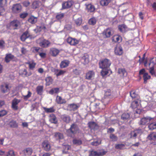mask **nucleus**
Here are the masks:
<instances>
[{
	"instance_id": "53",
	"label": "nucleus",
	"mask_w": 156,
	"mask_h": 156,
	"mask_svg": "<svg viewBox=\"0 0 156 156\" xmlns=\"http://www.w3.org/2000/svg\"><path fill=\"white\" fill-rule=\"evenodd\" d=\"M101 141L98 140H94V141L91 143V144L93 146H97L101 144Z\"/></svg>"
},
{
	"instance_id": "31",
	"label": "nucleus",
	"mask_w": 156,
	"mask_h": 156,
	"mask_svg": "<svg viewBox=\"0 0 156 156\" xmlns=\"http://www.w3.org/2000/svg\"><path fill=\"white\" fill-rule=\"evenodd\" d=\"M45 81L46 82V85L49 86L52 83L53 79L51 77L48 76L45 78Z\"/></svg>"
},
{
	"instance_id": "43",
	"label": "nucleus",
	"mask_w": 156,
	"mask_h": 156,
	"mask_svg": "<svg viewBox=\"0 0 156 156\" xmlns=\"http://www.w3.org/2000/svg\"><path fill=\"white\" fill-rule=\"evenodd\" d=\"M118 28L121 32L124 33L125 32V30L127 28V27L126 25L123 24L119 25Z\"/></svg>"
},
{
	"instance_id": "3",
	"label": "nucleus",
	"mask_w": 156,
	"mask_h": 156,
	"mask_svg": "<svg viewBox=\"0 0 156 156\" xmlns=\"http://www.w3.org/2000/svg\"><path fill=\"white\" fill-rule=\"evenodd\" d=\"M37 42L39 46L43 48L49 47L51 43L48 40L42 39L38 40Z\"/></svg>"
},
{
	"instance_id": "8",
	"label": "nucleus",
	"mask_w": 156,
	"mask_h": 156,
	"mask_svg": "<svg viewBox=\"0 0 156 156\" xmlns=\"http://www.w3.org/2000/svg\"><path fill=\"white\" fill-rule=\"evenodd\" d=\"M107 151L103 150L101 151L98 152L92 151L89 154V156H102L105 154Z\"/></svg>"
},
{
	"instance_id": "58",
	"label": "nucleus",
	"mask_w": 156,
	"mask_h": 156,
	"mask_svg": "<svg viewBox=\"0 0 156 156\" xmlns=\"http://www.w3.org/2000/svg\"><path fill=\"white\" fill-rule=\"evenodd\" d=\"M32 94V93L29 90L28 91V94L26 95L23 96V98L25 100H27L28 98H30Z\"/></svg>"
},
{
	"instance_id": "9",
	"label": "nucleus",
	"mask_w": 156,
	"mask_h": 156,
	"mask_svg": "<svg viewBox=\"0 0 156 156\" xmlns=\"http://www.w3.org/2000/svg\"><path fill=\"white\" fill-rule=\"evenodd\" d=\"M60 53V50L55 48H50L49 54L53 57L57 56Z\"/></svg>"
},
{
	"instance_id": "60",
	"label": "nucleus",
	"mask_w": 156,
	"mask_h": 156,
	"mask_svg": "<svg viewBox=\"0 0 156 156\" xmlns=\"http://www.w3.org/2000/svg\"><path fill=\"white\" fill-rule=\"evenodd\" d=\"M5 42L2 40H0V48L3 49L5 48Z\"/></svg>"
},
{
	"instance_id": "20",
	"label": "nucleus",
	"mask_w": 156,
	"mask_h": 156,
	"mask_svg": "<svg viewBox=\"0 0 156 156\" xmlns=\"http://www.w3.org/2000/svg\"><path fill=\"white\" fill-rule=\"evenodd\" d=\"M88 126L91 129L96 130L98 129V124L95 122H91L88 123Z\"/></svg>"
},
{
	"instance_id": "36",
	"label": "nucleus",
	"mask_w": 156,
	"mask_h": 156,
	"mask_svg": "<svg viewBox=\"0 0 156 156\" xmlns=\"http://www.w3.org/2000/svg\"><path fill=\"white\" fill-rule=\"evenodd\" d=\"M54 137L56 140H59L62 139L63 136L62 133L57 132L55 133Z\"/></svg>"
},
{
	"instance_id": "62",
	"label": "nucleus",
	"mask_w": 156,
	"mask_h": 156,
	"mask_svg": "<svg viewBox=\"0 0 156 156\" xmlns=\"http://www.w3.org/2000/svg\"><path fill=\"white\" fill-rule=\"evenodd\" d=\"M65 72L66 71H64L60 70L56 74V75L57 76H58L64 74Z\"/></svg>"
},
{
	"instance_id": "50",
	"label": "nucleus",
	"mask_w": 156,
	"mask_h": 156,
	"mask_svg": "<svg viewBox=\"0 0 156 156\" xmlns=\"http://www.w3.org/2000/svg\"><path fill=\"white\" fill-rule=\"evenodd\" d=\"M149 129L153 130L156 129V123L154 122L150 123L148 126Z\"/></svg>"
},
{
	"instance_id": "38",
	"label": "nucleus",
	"mask_w": 156,
	"mask_h": 156,
	"mask_svg": "<svg viewBox=\"0 0 156 156\" xmlns=\"http://www.w3.org/2000/svg\"><path fill=\"white\" fill-rule=\"evenodd\" d=\"M60 92L59 88L56 87L53 88L49 91V93L51 95L54 94H58Z\"/></svg>"
},
{
	"instance_id": "39",
	"label": "nucleus",
	"mask_w": 156,
	"mask_h": 156,
	"mask_svg": "<svg viewBox=\"0 0 156 156\" xmlns=\"http://www.w3.org/2000/svg\"><path fill=\"white\" fill-rule=\"evenodd\" d=\"M14 58V56L10 54L7 55L5 57V61L7 63L9 62L11 60L13 59Z\"/></svg>"
},
{
	"instance_id": "44",
	"label": "nucleus",
	"mask_w": 156,
	"mask_h": 156,
	"mask_svg": "<svg viewBox=\"0 0 156 156\" xmlns=\"http://www.w3.org/2000/svg\"><path fill=\"white\" fill-rule=\"evenodd\" d=\"M111 2V0H101L100 4L102 6H106Z\"/></svg>"
},
{
	"instance_id": "19",
	"label": "nucleus",
	"mask_w": 156,
	"mask_h": 156,
	"mask_svg": "<svg viewBox=\"0 0 156 156\" xmlns=\"http://www.w3.org/2000/svg\"><path fill=\"white\" fill-rule=\"evenodd\" d=\"M32 149L29 147L26 148L23 151V152L25 156L30 155L32 153Z\"/></svg>"
},
{
	"instance_id": "51",
	"label": "nucleus",
	"mask_w": 156,
	"mask_h": 156,
	"mask_svg": "<svg viewBox=\"0 0 156 156\" xmlns=\"http://www.w3.org/2000/svg\"><path fill=\"white\" fill-rule=\"evenodd\" d=\"M109 138L113 141H116L118 139L117 136L113 134H111L110 135Z\"/></svg>"
},
{
	"instance_id": "27",
	"label": "nucleus",
	"mask_w": 156,
	"mask_h": 156,
	"mask_svg": "<svg viewBox=\"0 0 156 156\" xmlns=\"http://www.w3.org/2000/svg\"><path fill=\"white\" fill-rule=\"evenodd\" d=\"M130 114L127 112L123 113L121 115V119L124 121H127L130 119Z\"/></svg>"
},
{
	"instance_id": "25",
	"label": "nucleus",
	"mask_w": 156,
	"mask_h": 156,
	"mask_svg": "<svg viewBox=\"0 0 156 156\" xmlns=\"http://www.w3.org/2000/svg\"><path fill=\"white\" fill-rule=\"evenodd\" d=\"M69 64V62L67 60H64L62 61L60 64V67L61 68H64L67 67Z\"/></svg>"
},
{
	"instance_id": "32",
	"label": "nucleus",
	"mask_w": 156,
	"mask_h": 156,
	"mask_svg": "<svg viewBox=\"0 0 156 156\" xmlns=\"http://www.w3.org/2000/svg\"><path fill=\"white\" fill-rule=\"evenodd\" d=\"M139 99L136 100L132 101L131 104V107L134 109L136 108L137 106L139 105Z\"/></svg>"
},
{
	"instance_id": "17",
	"label": "nucleus",
	"mask_w": 156,
	"mask_h": 156,
	"mask_svg": "<svg viewBox=\"0 0 156 156\" xmlns=\"http://www.w3.org/2000/svg\"><path fill=\"white\" fill-rule=\"evenodd\" d=\"M49 121L52 123L56 124L58 122L57 119L54 114H50L49 117Z\"/></svg>"
},
{
	"instance_id": "57",
	"label": "nucleus",
	"mask_w": 156,
	"mask_h": 156,
	"mask_svg": "<svg viewBox=\"0 0 156 156\" xmlns=\"http://www.w3.org/2000/svg\"><path fill=\"white\" fill-rule=\"evenodd\" d=\"M7 3V0H0V6L2 7L3 6H5Z\"/></svg>"
},
{
	"instance_id": "2",
	"label": "nucleus",
	"mask_w": 156,
	"mask_h": 156,
	"mask_svg": "<svg viewBox=\"0 0 156 156\" xmlns=\"http://www.w3.org/2000/svg\"><path fill=\"white\" fill-rule=\"evenodd\" d=\"M99 64L100 68L101 69H109L111 65V62L109 60L105 58L100 62Z\"/></svg>"
},
{
	"instance_id": "55",
	"label": "nucleus",
	"mask_w": 156,
	"mask_h": 156,
	"mask_svg": "<svg viewBox=\"0 0 156 156\" xmlns=\"http://www.w3.org/2000/svg\"><path fill=\"white\" fill-rule=\"evenodd\" d=\"M75 23L77 26H80L82 22V20L80 18H78L75 20Z\"/></svg>"
},
{
	"instance_id": "42",
	"label": "nucleus",
	"mask_w": 156,
	"mask_h": 156,
	"mask_svg": "<svg viewBox=\"0 0 156 156\" xmlns=\"http://www.w3.org/2000/svg\"><path fill=\"white\" fill-rule=\"evenodd\" d=\"M9 125L10 127L13 128H16L18 126V124L16 121L13 120L9 122Z\"/></svg>"
},
{
	"instance_id": "11",
	"label": "nucleus",
	"mask_w": 156,
	"mask_h": 156,
	"mask_svg": "<svg viewBox=\"0 0 156 156\" xmlns=\"http://www.w3.org/2000/svg\"><path fill=\"white\" fill-rule=\"evenodd\" d=\"M114 51L116 55H121L123 52L122 48L120 44H118L115 48Z\"/></svg>"
},
{
	"instance_id": "64",
	"label": "nucleus",
	"mask_w": 156,
	"mask_h": 156,
	"mask_svg": "<svg viewBox=\"0 0 156 156\" xmlns=\"http://www.w3.org/2000/svg\"><path fill=\"white\" fill-rule=\"evenodd\" d=\"M39 55L42 58H44L46 56V54L44 52H39Z\"/></svg>"
},
{
	"instance_id": "23",
	"label": "nucleus",
	"mask_w": 156,
	"mask_h": 156,
	"mask_svg": "<svg viewBox=\"0 0 156 156\" xmlns=\"http://www.w3.org/2000/svg\"><path fill=\"white\" fill-rule=\"evenodd\" d=\"M61 118L64 122L67 123H69L71 120L70 117L66 114L62 115Z\"/></svg>"
},
{
	"instance_id": "22",
	"label": "nucleus",
	"mask_w": 156,
	"mask_h": 156,
	"mask_svg": "<svg viewBox=\"0 0 156 156\" xmlns=\"http://www.w3.org/2000/svg\"><path fill=\"white\" fill-rule=\"evenodd\" d=\"M37 18L33 16H31L28 18L27 21L32 24H35L37 22Z\"/></svg>"
},
{
	"instance_id": "40",
	"label": "nucleus",
	"mask_w": 156,
	"mask_h": 156,
	"mask_svg": "<svg viewBox=\"0 0 156 156\" xmlns=\"http://www.w3.org/2000/svg\"><path fill=\"white\" fill-rule=\"evenodd\" d=\"M1 90L3 93H5L7 92L9 89L8 85L5 84V85H2L1 86Z\"/></svg>"
},
{
	"instance_id": "47",
	"label": "nucleus",
	"mask_w": 156,
	"mask_h": 156,
	"mask_svg": "<svg viewBox=\"0 0 156 156\" xmlns=\"http://www.w3.org/2000/svg\"><path fill=\"white\" fill-rule=\"evenodd\" d=\"M88 11L93 12L95 10V8L94 5L91 4H89L87 6Z\"/></svg>"
},
{
	"instance_id": "61",
	"label": "nucleus",
	"mask_w": 156,
	"mask_h": 156,
	"mask_svg": "<svg viewBox=\"0 0 156 156\" xmlns=\"http://www.w3.org/2000/svg\"><path fill=\"white\" fill-rule=\"evenodd\" d=\"M64 14L63 13L59 14L56 15V18L57 19L59 20L62 18L64 17Z\"/></svg>"
},
{
	"instance_id": "4",
	"label": "nucleus",
	"mask_w": 156,
	"mask_h": 156,
	"mask_svg": "<svg viewBox=\"0 0 156 156\" xmlns=\"http://www.w3.org/2000/svg\"><path fill=\"white\" fill-rule=\"evenodd\" d=\"M74 2L73 0H69L66 2H63L62 4V9H69L74 4Z\"/></svg>"
},
{
	"instance_id": "13",
	"label": "nucleus",
	"mask_w": 156,
	"mask_h": 156,
	"mask_svg": "<svg viewBox=\"0 0 156 156\" xmlns=\"http://www.w3.org/2000/svg\"><path fill=\"white\" fill-rule=\"evenodd\" d=\"M67 43L71 45H75L79 43V41L78 40L70 37L67 38Z\"/></svg>"
},
{
	"instance_id": "35",
	"label": "nucleus",
	"mask_w": 156,
	"mask_h": 156,
	"mask_svg": "<svg viewBox=\"0 0 156 156\" xmlns=\"http://www.w3.org/2000/svg\"><path fill=\"white\" fill-rule=\"evenodd\" d=\"M147 138L150 140H156V132H153L149 134L147 137Z\"/></svg>"
},
{
	"instance_id": "49",
	"label": "nucleus",
	"mask_w": 156,
	"mask_h": 156,
	"mask_svg": "<svg viewBox=\"0 0 156 156\" xmlns=\"http://www.w3.org/2000/svg\"><path fill=\"white\" fill-rule=\"evenodd\" d=\"M96 19L94 17H93L89 20V23L90 24L94 25L96 23Z\"/></svg>"
},
{
	"instance_id": "33",
	"label": "nucleus",
	"mask_w": 156,
	"mask_h": 156,
	"mask_svg": "<svg viewBox=\"0 0 156 156\" xmlns=\"http://www.w3.org/2000/svg\"><path fill=\"white\" fill-rule=\"evenodd\" d=\"M115 148L117 149L123 150L126 148V144L119 143L115 145Z\"/></svg>"
},
{
	"instance_id": "29",
	"label": "nucleus",
	"mask_w": 156,
	"mask_h": 156,
	"mask_svg": "<svg viewBox=\"0 0 156 156\" xmlns=\"http://www.w3.org/2000/svg\"><path fill=\"white\" fill-rule=\"evenodd\" d=\"M118 73L122 76H126L127 75V73L125 69H119Z\"/></svg>"
},
{
	"instance_id": "12",
	"label": "nucleus",
	"mask_w": 156,
	"mask_h": 156,
	"mask_svg": "<svg viewBox=\"0 0 156 156\" xmlns=\"http://www.w3.org/2000/svg\"><path fill=\"white\" fill-rule=\"evenodd\" d=\"M102 34L104 36H105V37L106 38L110 37L113 34L112 30L109 28L105 30Z\"/></svg>"
},
{
	"instance_id": "6",
	"label": "nucleus",
	"mask_w": 156,
	"mask_h": 156,
	"mask_svg": "<svg viewBox=\"0 0 156 156\" xmlns=\"http://www.w3.org/2000/svg\"><path fill=\"white\" fill-rule=\"evenodd\" d=\"M78 130V127L77 124L73 123L71 126L70 128L67 130V132H70L72 134H76Z\"/></svg>"
},
{
	"instance_id": "63",
	"label": "nucleus",
	"mask_w": 156,
	"mask_h": 156,
	"mask_svg": "<svg viewBox=\"0 0 156 156\" xmlns=\"http://www.w3.org/2000/svg\"><path fill=\"white\" fill-rule=\"evenodd\" d=\"M30 2L28 1H25L23 3V5L26 7H27L28 6L30 5Z\"/></svg>"
},
{
	"instance_id": "7",
	"label": "nucleus",
	"mask_w": 156,
	"mask_h": 156,
	"mask_svg": "<svg viewBox=\"0 0 156 156\" xmlns=\"http://www.w3.org/2000/svg\"><path fill=\"white\" fill-rule=\"evenodd\" d=\"M95 75V73L93 71H88L86 73L85 78L88 80H93L94 78Z\"/></svg>"
},
{
	"instance_id": "24",
	"label": "nucleus",
	"mask_w": 156,
	"mask_h": 156,
	"mask_svg": "<svg viewBox=\"0 0 156 156\" xmlns=\"http://www.w3.org/2000/svg\"><path fill=\"white\" fill-rule=\"evenodd\" d=\"M89 56L87 54H84L82 57L81 60L84 64H87L89 62Z\"/></svg>"
},
{
	"instance_id": "48",
	"label": "nucleus",
	"mask_w": 156,
	"mask_h": 156,
	"mask_svg": "<svg viewBox=\"0 0 156 156\" xmlns=\"http://www.w3.org/2000/svg\"><path fill=\"white\" fill-rule=\"evenodd\" d=\"M150 78L151 76L149 75H148V73H144L143 75V78L144 80V83H146L147 80L150 79Z\"/></svg>"
},
{
	"instance_id": "14",
	"label": "nucleus",
	"mask_w": 156,
	"mask_h": 156,
	"mask_svg": "<svg viewBox=\"0 0 156 156\" xmlns=\"http://www.w3.org/2000/svg\"><path fill=\"white\" fill-rule=\"evenodd\" d=\"M20 25L19 21L17 20H14L11 21L10 23V27L14 29H18Z\"/></svg>"
},
{
	"instance_id": "46",
	"label": "nucleus",
	"mask_w": 156,
	"mask_h": 156,
	"mask_svg": "<svg viewBox=\"0 0 156 156\" xmlns=\"http://www.w3.org/2000/svg\"><path fill=\"white\" fill-rule=\"evenodd\" d=\"M109 69H102L101 72V75L103 77L107 75L108 73Z\"/></svg>"
},
{
	"instance_id": "18",
	"label": "nucleus",
	"mask_w": 156,
	"mask_h": 156,
	"mask_svg": "<svg viewBox=\"0 0 156 156\" xmlns=\"http://www.w3.org/2000/svg\"><path fill=\"white\" fill-rule=\"evenodd\" d=\"M20 102V100L16 98L14 99L12 101V107L14 110H16L18 109V107L17 105Z\"/></svg>"
},
{
	"instance_id": "41",
	"label": "nucleus",
	"mask_w": 156,
	"mask_h": 156,
	"mask_svg": "<svg viewBox=\"0 0 156 156\" xmlns=\"http://www.w3.org/2000/svg\"><path fill=\"white\" fill-rule=\"evenodd\" d=\"M43 87L42 86H38L36 88V91L37 94L41 95L43 93Z\"/></svg>"
},
{
	"instance_id": "26",
	"label": "nucleus",
	"mask_w": 156,
	"mask_h": 156,
	"mask_svg": "<svg viewBox=\"0 0 156 156\" xmlns=\"http://www.w3.org/2000/svg\"><path fill=\"white\" fill-rule=\"evenodd\" d=\"M130 95L133 99H136V100L138 99L139 96L136 93V91L133 90L130 92Z\"/></svg>"
},
{
	"instance_id": "59",
	"label": "nucleus",
	"mask_w": 156,
	"mask_h": 156,
	"mask_svg": "<svg viewBox=\"0 0 156 156\" xmlns=\"http://www.w3.org/2000/svg\"><path fill=\"white\" fill-rule=\"evenodd\" d=\"M28 15V13L27 12H23L20 14V17L22 19L25 18Z\"/></svg>"
},
{
	"instance_id": "5",
	"label": "nucleus",
	"mask_w": 156,
	"mask_h": 156,
	"mask_svg": "<svg viewBox=\"0 0 156 156\" xmlns=\"http://www.w3.org/2000/svg\"><path fill=\"white\" fill-rule=\"evenodd\" d=\"M83 141V137L78 136L74 138L72 140L73 144L77 146L82 144Z\"/></svg>"
},
{
	"instance_id": "21",
	"label": "nucleus",
	"mask_w": 156,
	"mask_h": 156,
	"mask_svg": "<svg viewBox=\"0 0 156 156\" xmlns=\"http://www.w3.org/2000/svg\"><path fill=\"white\" fill-rule=\"evenodd\" d=\"M80 105L79 104L72 103L69 104L68 107L71 109V110L75 111L79 108Z\"/></svg>"
},
{
	"instance_id": "15",
	"label": "nucleus",
	"mask_w": 156,
	"mask_h": 156,
	"mask_svg": "<svg viewBox=\"0 0 156 156\" xmlns=\"http://www.w3.org/2000/svg\"><path fill=\"white\" fill-rule=\"evenodd\" d=\"M43 149L46 151H48L51 149V146L49 142L46 140L43 142L42 144Z\"/></svg>"
},
{
	"instance_id": "54",
	"label": "nucleus",
	"mask_w": 156,
	"mask_h": 156,
	"mask_svg": "<svg viewBox=\"0 0 156 156\" xmlns=\"http://www.w3.org/2000/svg\"><path fill=\"white\" fill-rule=\"evenodd\" d=\"M70 147L68 145H66L64 147L65 149L62 151V152L64 153H67L68 152V151L69 150L70 148Z\"/></svg>"
},
{
	"instance_id": "37",
	"label": "nucleus",
	"mask_w": 156,
	"mask_h": 156,
	"mask_svg": "<svg viewBox=\"0 0 156 156\" xmlns=\"http://www.w3.org/2000/svg\"><path fill=\"white\" fill-rule=\"evenodd\" d=\"M43 108L44 111L47 113H52L54 112L55 109L53 107H51L49 108H48L45 107H43Z\"/></svg>"
},
{
	"instance_id": "30",
	"label": "nucleus",
	"mask_w": 156,
	"mask_h": 156,
	"mask_svg": "<svg viewBox=\"0 0 156 156\" xmlns=\"http://www.w3.org/2000/svg\"><path fill=\"white\" fill-rule=\"evenodd\" d=\"M26 64L29 65V69L31 70L34 69L36 64L34 61L27 62Z\"/></svg>"
},
{
	"instance_id": "28",
	"label": "nucleus",
	"mask_w": 156,
	"mask_h": 156,
	"mask_svg": "<svg viewBox=\"0 0 156 156\" xmlns=\"http://www.w3.org/2000/svg\"><path fill=\"white\" fill-rule=\"evenodd\" d=\"M56 101V102L59 104H65L66 102V101L65 99H62L61 96L58 95L57 96Z\"/></svg>"
},
{
	"instance_id": "56",
	"label": "nucleus",
	"mask_w": 156,
	"mask_h": 156,
	"mask_svg": "<svg viewBox=\"0 0 156 156\" xmlns=\"http://www.w3.org/2000/svg\"><path fill=\"white\" fill-rule=\"evenodd\" d=\"M7 113V111L5 110H2L0 111V117H2L6 115Z\"/></svg>"
},
{
	"instance_id": "45",
	"label": "nucleus",
	"mask_w": 156,
	"mask_h": 156,
	"mask_svg": "<svg viewBox=\"0 0 156 156\" xmlns=\"http://www.w3.org/2000/svg\"><path fill=\"white\" fill-rule=\"evenodd\" d=\"M27 71L26 69H22L19 70V73L20 75L23 77H26Z\"/></svg>"
},
{
	"instance_id": "1",
	"label": "nucleus",
	"mask_w": 156,
	"mask_h": 156,
	"mask_svg": "<svg viewBox=\"0 0 156 156\" xmlns=\"http://www.w3.org/2000/svg\"><path fill=\"white\" fill-rule=\"evenodd\" d=\"M142 129L139 128L133 131H131L128 135V137L129 139H135L136 138L137 136H140L143 133Z\"/></svg>"
},
{
	"instance_id": "52",
	"label": "nucleus",
	"mask_w": 156,
	"mask_h": 156,
	"mask_svg": "<svg viewBox=\"0 0 156 156\" xmlns=\"http://www.w3.org/2000/svg\"><path fill=\"white\" fill-rule=\"evenodd\" d=\"M39 5V3L37 1L33 2L32 4V7L34 9H36L38 7Z\"/></svg>"
},
{
	"instance_id": "16",
	"label": "nucleus",
	"mask_w": 156,
	"mask_h": 156,
	"mask_svg": "<svg viewBox=\"0 0 156 156\" xmlns=\"http://www.w3.org/2000/svg\"><path fill=\"white\" fill-rule=\"evenodd\" d=\"M21 5L19 4H17L13 5L12 7V10L14 12L18 13L21 11Z\"/></svg>"
},
{
	"instance_id": "34",
	"label": "nucleus",
	"mask_w": 156,
	"mask_h": 156,
	"mask_svg": "<svg viewBox=\"0 0 156 156\" xmlns=\"http://www.w3.org/2000/svg\"><path fill=\"white\" fill-rule=\"evenodd\" d=\"M152 59L150 60V62L149 63V65L150 66L151 63L152 64V66L150 68V70L149 72L152 75H155V72L154 71V66L155 65V63L153 62H152Z\"/></svg>"
},
{
	"instance_id": "10",
	"label": "nucleus",
	"mask_w": 156,
	"mask_h": 156,
	"mask_svg": "<svg viewBox=\"0 0 156 156\" xmlns=\"http://www.w3.org/2000/svg\"><path fill=\"white\" fill-rule=\"evenodd\" d=\"M152 119L151 118L148 116L143 117L140 119L139 125H145L148 124Z\"/></svg>"
}]
</instances>
